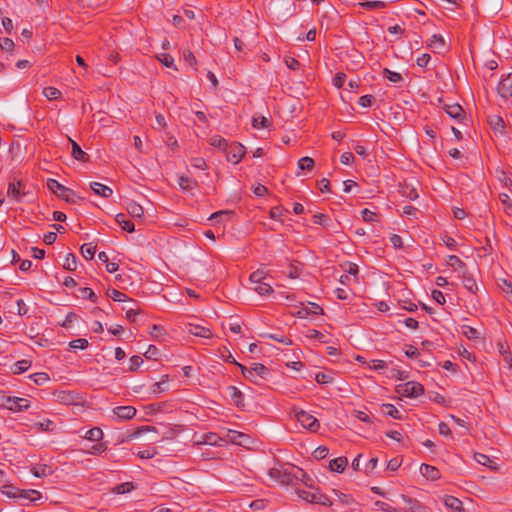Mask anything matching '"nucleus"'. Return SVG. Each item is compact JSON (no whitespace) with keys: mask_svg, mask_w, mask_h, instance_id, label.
Segmentation results:
<instances>
[{"mask_svg":"<svg viewBox=\"0 0 512 512\" xmlns=\"http://www.w3.org/2000/svg\"><path fill=\"white\" fill-rule=\"evenodd\" d=\"M420 473L423 477L430 481L438 480L441 477V473L437 467L426 463L421 464Z\"/></svg>","mask_w":512,"mask_h":512,"instance_id":"nucleus-12","label":"nucleus"},{"mask_svg":"<svg viewBox=\"0 0 512 512\" xmlns=\"http://www.w3.org/2000/svg\"><path fill=\"white\" fill-rule=\"evenodd\" d=\"M298 167L301 170H307L310 171L314 167V160L308 156L302 157L298 161Z\"/></svg>","mask_w":512,"mask_h":512,"instance_id":"nucleus-45","label":"nucleus"},{"mask_svg":"<svg viewBox=\"0 0 512 512\" xmlns=\"http://www.w3.org/2000/svg\"><path fill=\"white\" fill-rule=\"evenodd\" d=\"M189 332L197 337H202V338H211L212 337V332L210 331V329L200 326V325L190 324Z\"/></svg>","mask_w":512,"mask_h":512,"instance_id":"nucleus-21","label":"nucleus"},{"mask_svg":"<svg viewBox=\"0 0 512 512\" xmlns=\"http://www.w3.org/2000/svg\"><path fill=\"white\" fill-rule=\"evenodd\" d=\"M463 285L470 292L475 294L478 290L475 279L468 272L464 271L462 275Z\"/></svg>","mask_w":512,"mask_h":512,"instance_id":"nucleus-20","label":"nucleus"},{"mask_svg":"<svg viewBox=\"0 0 512 512\" xmlns=\"http://www.w3.org/2000/svg\"><path fill=\"white\" fill-rule=\"evenodd\" d=\"M359 5L367 10L383 9L386 7V3L383 1H366V2L360 3Z\"/></svg>","mask_w":512,"mask_h":512,"instance_id":"nucleus-47","label":"nucleus"},{"mask_svg":"<svg viewBox=\"0 0 512 512\" xmlns=\"http://www.w3.org/2000/svg\"><path fill=\"white\" fill-rule=\"evenodd\" d=\"M31 360L23 359L20 361H17L13 366V373L14 374H21L25 371H27L31 367Z\"/></svg>","mask_w":512,"mask_h":512,"instance_id":"nucleus-31","label":"nucleus"},{"mask_svg":"<svg viewBox=\"0 0 512 512\" xmlns=\"http://www.w3.org/2000/svg\"><path fill=\"white\" fill-rule=\"evenodd\" d=\"M347 465L348 460L346 457H337L330 461L329 468L331 471L341 473L344 471Z\"/></svg>","mask_w":512,"mask_h":512,"instance_id":"nucleus-18","label":"nucleus"},{"mask_svg":"<svg viewBox=\"0 0 512 512\" xmlns=\"http://www.w3.org/2000/svg\"><path fill=\"white\" fill-rule=\"evenodd\" d=\"M144 432H154L156 433L157 430L155 427H152V426H142L140 428H138L136 431H134L130 436L129 438L130 439H134V438H138L142 433Z\"/></svg>","mask_w":512,"mask_h":512,"instance_id":"nucleus-55","label":"nucleus"},{"mask_svg":"<svg viewBox=\"0 0 512 512\" xmlns=\"http://www.w3.org/2000/svg\"><path fill=\"white\" fill-rule=\"evenodd\" d=\"M107 296L116 302H125L131 300L125 293L116 289H109L107 291Z\"/></svg>","mask_w":512,"mask_h":512,"instance_id":"nucleus-33","label":"nucleus"},{"mask_svg":"<svg viewBox=\"0 0 512 512\" xmlns=\"http://www.w3.org/2000/svg\"><path fill=\"white\" fill-rule=\"evenodd\" d=\"M474 459L476 462H478L479 464H481L483 466H488L489 468H491L493 470L496 469V466H492V464H494V462L489 458V456H487L483 453H475Z\"/></svg>","mask_w":512,"mask_h":512,"instance_id":"nucleus-38","label":"nucleus"},{"mask_svg":"<svg viewBox=\"0 0 512 512\" xmlns=\"http://www.w3.org/2000/svg\"><path fill=\"white\" fill-rule=\"evenodd\" d=\"M118 420H130L136 415V408L133 406H118L113 410Z\"/></svg>","mask_w":512,"mask_h":512,"instance_id":"nucleus-10","label":"nucleus"},{"mask_svg":"<svg viewBox=\"0 0 512 512\" xmlns=\"http://www.w3.org/2000/svg\"><path fill=\"white\" fill-rule=\"evenodd\" d=\"M253 289L255 292H257L261 296H265V295L271 294L273 292L271 285L264 281L260 282L258 284H255V287Z\"/></svg>","mask_w":512,"mask_h":512,"instance_id":"nucleus-40","label":"nucleus"},{"mask_svg":"<svg viewBox=\"0 0 512 512\" xmlns=\"http://www.w3.org/2000/svg\"><path fill=\"white\" fill-rule=\"evenodd\" d=\"M381 411L384 415L390 416L394 419H402L400 411L393 404H383Z\"/></svg>","mask_w":512,"mask_h":512,"instance_id":"nucleus-27","label":"nucleus"},{"mask_svg":"<svg viewBox=\"0 0 512 512\" xmlns=\"http://www.w3.org/2000/svg\"><path fill=\"white\" fill-rule=\"evenodd\" d=\"M43 95L50 101L57 100L61 97L62 93L56 87H46L43 89Z\"/></svg>","mask_w":512,"mask_h":512,"instance_id":"nucleus-34","label":"nucleus"},{"mask_svg":"<svg viewBox=\"0 0 512 512\" xmlns=\"http://www.w3.org/2000/svg\"><path fill=\"white\" fill-rule=\"evenodd\" d=\"M328 454H329V449L325 446H319L313 452L314 458H316L318 460L326 458L328 456Z\"/></svg>","mask_w":512,"mask_h":512,"instance_id":"nucleus-56","label":"nucleus"},{"mask_svg":"<svg viewBox=\"0 0 512 512\" xmlns=\"http://www.w3.org/2000/svg\"><path fill=\"white\" fill-rule=\"evenodd\" d=\"M489 125L493 128L494 131L503 132L505 124L502 117L498 115H490L487 119Z\"/></svg>","mask_w":512,"mask_h":512,"instance_id":"nucleus-26","label":"nucleus"},{"mask_svg":"<svg viewBox=\"0 0 512 512\" xmlns=\"http://www.w3.org/2000/svg\"><path fill=\"white\" fill-rule=\"evenodd\" d=\"M266 278V273L263 271V270H257L255 272H253L249 279L251 281V283L253 284H258L260 282H263Z\"/></svg>","mask_w":512,"mask_h":512,"instance_id":"nucleus-52","label":"nucleus"},{"mask_svg":"<svg viewBox=\"0 0 512 512\" xmlns=\"http://www.w3.org/2000/svg\"><path fill=\"white\" fill-rule=\"evenodd\" d=\"M400 192H401L402 196H404L410 200H415L416 198H418V193H417L416 189L411 185H408V184L400 185Z\"/></svg>","mask_w":512,"mask_h":512,"instance_id":"nucleus-29","label":"nucleus"},{"mask_svg":"<svg viewBox=\"0 0 512 512\" xmlns=\"http://www.w3.org/2000/svg\"><path fill=\"white\" fill-rule=\"evenodd\" d=\"M383 76L393 83H398L403 80V77L400 73L391 71L388 68L383 70Z\"/></svg>","mask_w":512,"mask_h":512,"instance_id":"nucleus-44","label":"nucleus"},{"mask_svg":"<svg viewBox=\"0 0 512 512\" xmlns=\"http://www.w3.org/2000/svg\"><path fill=\"white\" fill-rule=\"evenodd\" d=\"M81 296L82 298L89 299L94 303L97 301V296L95 295L94 291L88 287H84L81 289Z\"/></svg>","mask_w":512,"mask_h":512,"instance_id":"nucleus-60","label":"nucleus"},{"mask_svg":"<svg viewBox=\"0 0 512 512\" xmlns=\"http://www.w3.org/2000/svg\"><path fill=\"white\" fill-rule=\"evenodd\" d=\"M293 412L297 421L300 422L304 428L312 432H316L319 429V421L314 416L310 415L302 409L298 410L295 407L293 408Z\"/></svg>","mask_w":512,"mask_h":512,"instance_id":"nucleus-3","label":"nucleus"},{"mask_svg":"<svg viewBox=\"0 0 512 512\" xmlns=\"http://www.w3.org/2000/svg\"><path fill=\"white\" fill-rule=\"evenodd\" d=\"M252 126L255 129L267 128L269 126V120L264 116L253 117Z\"/></svg>","mask_w":512,"mask_h":512,"instance_id":"nucleus-48","label":"nucleus"},{"mask_svg":"<svg viewBox=\"0 0 512 512\" xmlns=\"http://www.w3.org/2000/svg\"><path fill=\"white\" fill-rule=\"evenodd\" d=\"M29 378L31 380H33V382L36 384V385H43L45 384L46 382L49 381V375L45 372H38V373H34V374H31L29 376Z\"/></svg>","mask_w":512,"mask_h":512,"instance_id":"nucleus-42","label":"nucleus"},{"mask_svg":"<svg viewBox=\"0 0 512 512\" xmlns=\"http://www.w3.org/2000/svg\"><path fill=\"white\" fill-rule=\"evenodd\" d=\"M227 161L238 164L246 153L245 147L241 143L233 142L227 144V150H224Z\"/></svg>","mask_w":512,"mask_h":512,"instance_id":"nucleus-5","label":"nucleus"},{"mask_svg":"<svg viewBox=\"0 0 512 512\" xmlns=\"http://www.w3.org/2000/svg\"><path fill=\"white\" fill-rule=\"evenodd\" d=\"M324 311L323 308L318 305L317 303L309 302V306H303L301 307L296 315L299 318H307L310 315H323Z\"/></svg>","mask_w":512,"mask_h":512,"instance_id":"nucleus-8","label":"nucleus"},{"mask_svg":"<svg viewBox=\"0 0 512 512\" xmlns=\"http://www.w3.org/2000/svg\"><path fill=\"white\" fill-rule=\"evenodd\" d=\"M253 374H257L259 377L265 379L269 375V369L261 364V363H254L252 365Z\"/></svg>","mask_w":512,"mask_h":512,"instance_id":"nucleus-43","label":"nucleus"},{"mask_svg":"<svg viewBox=\"0 0 512 512\" xmlns=\"http://www.w3.org/2000/svg\"><path fill=\"white\" fill-rule=\"evenodd\" d=\"M284 62L286 64V66L291 70H297L300 67L299 61L297 59H295L294 57L286 56L284 58Z\"/></svg>","mask_w":512,"mask_h":512,"instance_id":"nucleus-62","label":"nucleus"},{"mask_svg":"<svg viewBox=\"0 0 512 512\" xmlns=\"http://www.w3.org/2000/svg\"><path fill=\"white\" fill-rule=\"evenodd\" d=\"M179 186L183 190H192L197 186V182L190 179L188 176L182 175L179 177Z\"/></svg>","mask_w":512,"mask_h":512,"instance_id":"nucleus-39","label":"nucleus"},{"mask_svg":"<svg viewBox=\"0 0 512 512\" xmlns=\"http://www.w3.org/2000/svg\"><path fill=\"white\" fill-rule=\"evenodd\" d=\"M126 210L135 219H141L144 216L143 207L135 201H130L126 206Z\"/></svg>","mask_w":512,"mask_h":512,"instance_id":"nucleus-17","label":"nucleus"},{"mask_svg":"<svg viewBox=\"0 0 512 512\" xmlns=\"http://www.w3.org/2000/svg\"><path fill=\"white\" fill-rule=\"evenodd\" d=\"M133 485L132 483L130 482H126V483H122V484H119L117 485L113 491L117 494H124V493H127L129 491H131L133 489Z\"/></svg>","mask_w":512,"mask_h":512,"instance_id":"nucleus-58","label":"nucleus"},{"mask_svg":"<svg viewBox=\"0 0 512 512\" xmlns=\"http://www.w3.org/2000/svg\"><path fill=\"white\" fill-rule=\"evenodd\" d=\"M191 166L196 169L200 170H206L208 168V165L204 158L201 157H195L191 160Z\"/></svg>","mask_w":512,"mask_h":512,"instance_id":"nucleus-54","label":"nucleus"},{"mask_svg":"<svg viewBox=\"0 0 512 512\" xmlns=\"http://www.w3.org/2000/svg\"><path fill=\"white\" fill-rule=\"evenodd\" d=\"M90 187L96 195H99L103 198H109L113 194V190L110 187L98 182H92Z\"/></svg>","mask_w":512,"mask_h":512,"instance_id":"nucleus-15","label":"nucleus"},{"mask_svg":"<svg viewBox=\"0 0 512 512\" xmlns=\"http://www.w3.org/2000/svg\"><path fill=\"white\" fill-rule=\"evenodd\" d=\"M69 142L72 146V156L81 162H88L89 161V155L81 149V147L78 145V143L71 138H69Z\"/></svg>","mask_w":512,"mask_h":512,"instance_id":"nucleus-14","label":"nucleus"},{"mask_svg":"<svg viewBox=\"0 0 512 512\" xmlns=\"http://www.w3.org/2000/svg\"><path fill=\"white\" fill-rule=\"evenodd\" d=\"M158 60L166 67L173 68L174 70H177V67L174 65V59L173 57L168 53H162L160 56L157 57Z\"/></svg>","mask_w":512,"mask_h":512,"instance_id":"nucleus-46","label":"nucleus"},{"mask_svg":"<svg viewBox=\"0 0 512 512\" xmlns=\"http://www.w3.org/2000/svg\"><path fill=\"white\" fill-rule=\"evenodd\" d=\"M167 383H168V376L167 375L162 376L161 381L156 382L152 385V387H151L152 392L155 394H158V393H162V392L166 391L168 389Z\"/></svg>","mask_w":512,"mask_h":512,"instance_id":"nucleus-36","label":"nucleus"},{"mask_svg":"<svg viewBox=\"0 0 512 512\" xmlns=\"http://www.w3.org/2000/svg\"><path fill=\"white\" fill-rule=\"evenodd\" d=\"M498 348L500 354L503 356L504 362L508 365L510 369H512V355L509 351V348L505 346L503 343H498Z\"/></svg>","mask_w":512,"mask_h":512,"instance_id":"nucleus-37","label":"nucleus"},{"mask_svg":"<svg viewBox=\"0 0 512 512\" xmlns=\"http://www.w3.org/2000/svg\"><path fill=\"white\" fill-rule=\"evenodd\" d=\"M397 392L402 396L409 398H416L424 393V387L422 384L416 381H408L397 387Z\"/></svg>","mask_w":512,"mask_h":512,"instance_id":"nucleus-4","label":"nucleus"},{"mask_svg":"<svg viewBox=\"0 0 512 512\" xmlns=\"http://www.w3.org/2000/svg\"><path fill=\"white\" fill-rule=\"evenodd\" d=\"M448 264L452 267L464 268L465 263L456 255H450L448 257Z\"/></svg>","mask_w":512,"mask_h":512,"instance_id":"nucleus-64","label":"nucleus"},{"mask_svg":"<svg viewBox=\"0 0 512 512\" xmlns=\"http://www.w3.org/2000/svg\"><path fill=\"white\" fill-rule=\"evenodd\" d=\"M150 335L154 339H160L164 335H166V330L157 324L152 325Z\"/></svg>","mask_w":512,"mask_h":512,"instance_id":"nucleus-51","label":"nucleus"},{"mask_svg":"<svg viewBox=\"0 0 512 512\" xmlns=\"http://www.w3.org/2000/svg\"><path fill=\"white\" fill-rule=\"evenodd\" d=\"M227 390L229 395L237 407H244V395L243 393L235 386H228Z\"/></svg>","mask_w":512,"mask_h":512,"instance_id":"nucleus-16","label":"nucleus"},{"mask_svg":"<svg viewBox=\"0 0 512 512\" xmlns=\"http://www.w3.org/2000/svg\"><path fill=\"white\" fill-rule=\"evenodd\" d=\"M294 477L301 481L306 487L314 489V480L303 469L298 468Z\"/></svg>","mask_w":512,"mask_h":512,"instance_id":"nucleus-24","label":"nucleus"},{"mask_svg":"<svg viewBox=\"0 0 512 512\" xmlns=\"http://www.w3.org/2000/svg\"><path fill=\"white\" fill-rule=\"evenodd\" d=\"M59 399L62 403H65V404H72L74 403V400H75V394L72 393V392H61L59 394Z\"/></svg>","mask_w":512,"mask_h":512,"instance_id":"nucleus-57","label":"nucleus"},{"mask_svg":"<svg viewBox=\"0 0 512 512\" xmlns=\"http://www.w3.org/2000/svg\"><path fill=\"white\" fill-rule=\"evenodd\" d=\"M13 498L23 499L25 502L21 503V505H27L28 503L35 502L41 498V493L37 490H19L17 489L13 493Z\"/></svg>","mask_w":512,"mask_h":512,"instance_id":"nucleus-7","label":"nucleus"},{"mask_svg":"<svg viewBox=\"0 0 512 512\" xmlns=\"http://www.w3.org/2000/svg\"><path fill=\"white\" fill-rule=\"evenodd\" d=\"M84 438L90 441H100L103 438V431L99 427H93L85 433Z\"/></svg>","mask_w":512,"mask_h":512,"instance_id":"nucleus-30","label":"nucleus"},{"mask_svg":"<svg viewBox=\"0 0 512 512\" xmlns=\"http://www.w3.org/2000/svg\"><path fill=\"white\" fill-rule=\"evenodd\" d=\"M89 342L85 338H78L69 343V347L71 349H81L84 350L88 347Z\"/></svg>","mask_w":512,"mask_h":512,"instance_id":"nucleus-49","label":"nucleus"},{"mask_svg":"<svg viewBox=\"0 0 512 512\" xmlns=\"http://www.w3.org/2000/svg\"><path fill=\"white\" fill-rule=\"evenodd\" d=\"M32 473L36 477H45L51 474V469L47 465H40L32 469Z\"/></svg>","mask_w":512,"mask_h":512,"instance_id":"nucleus-50","label":"nucleus"},{"mask_svg":"<svg viewBox=\"0 0 512 512\" xmlns=\"http://www.w3.org/2000/svg\"><path fill=\"white\" fill-rule=\"evenodd\" d=\"M463 334L468 338V339H478L480 337V332L471 327V326H464L463 327Z\"/></svg>","mask_w":512,"mask_h":512,"instance_id":"nucleus-53","label":"nucleus"},{"mask_svg":"<svg viewBox=\"0 0 512 512\" xmlns=\"http://www.w3.org/2000/svg\"><path fill=\"white\" fill-rule=\"evenodd\" d=\"M368 366L372 370H383V369L387 368V363L383 360L375 359V360H371L368 363Z\"/></svg>","mask_w":512,"mask_h":512,"instance_id":"nucleus-61","label":"nucleus"},{"mask_svg":"<svg viewBox=\"0 0 512 512\" xmlns=\"http://www.w3.org/2000/svg\"><path fill=\"white\" fill-rule=\"evenodd\" d=\"M116 222L122 227L123 230L131 233L135 230V225L132 221L127 220L125 214L119 213L115 217Z\"/></svg>","mask_w":512,"mask_h":512,"instance_id":"nucleus-22","label":"nucleus"},{"mask_svg":"<svg viewBox=\"0 0 512 512\" xmlns=\"http://www.w3.org/2000/svg\"><path fill=\"white\" fill-rule=\"evenodd\" d=\"M96 252V246L92 243L83 244L81 246V254L86 260H92Z\"/></svg>","mask_w":512,"mask_h":512,"instance_id":"nucleus-35","label":"nucleus"},{"mask_svg":"<svg viewBox=\"0 0 512 512\" xmlns=\"http://www.w3.org/2000/svg\"><path fill=\"white\" fill-rule=\"evenodd\" d=\"M262 338H269L274 341L280 342L284 345H292V340L286 336L280 335V334H271V333H263L260 334Z\"/></svg>","mask_w":512,"mask_h":512,"instance_id":"nucleus-32","label":"nucleus"},{"mask_svg":"<svg viewBox=\"0 0 512 512\" xmlns=\"http://www.w3.org/2000/svg\"><path fill=\"white\" fill-rule=\"evenodd\" d=\"M443 108L451 118L457 120L458 122H462V120L465 118V111L458 103L444 104Z\"/></svg>","mask_w":512,"mask_h":512,"instance_id":"nucleus-9","label":"nucleus"},{"mask_svg":"<svg viewBox=\"0 0 512 512\" xmlns=\"http://www.w3.org/2000/svg\"><path fill=\"white\" fill-rule=\"evenodd\" d=\"M233 214V211L230 210H220L213 213L209 219L215 220L217 223H224L226 221H229L232 218Z\"/></svg>","mask_w":512,"mask_h":512,"instance_id":"nucleus-23","label":"nucleus"},{"mask_svg":"<svg viewBox=\"0 0 512 512\" xmlns=\"http://www.w3.org/2000/svg\"><path fill=\"white\" fill-rule=\"evenodd\" d=\"M47 187L52 193H54L67 203L75 204L78 202V200L81 199L79 196L76 195V193L72 189L65 187L55 179H48Z\"/></svg>","mask_w":512,"mask_h":512,"instance_id":"nucleus-1","label":"nucleus"},{"mask_svg":"<svg viewBox=\"0 0 512 512\" xmlns=\"http://www.w3.org/2000/svg\"><path fill=\"white\" fill-rule=\"evenodd\" d=\"M362 218L366 222H374L376 221L377 214L367 208L363 209L362 212Z\"/></svg>","mask_w":512,"mask_h":512,"instance_id":"nucleus-63","label":"nucleus"},{"mask_svg":"<svg viewBox=\"0 0 512 512\" xmlns=\"http://www.w3.org/2000/svg\"><path fill=\"white\" fill-rule=\"evenodd\" d=\"M22 187V182H10L8 185L7 194L9 197L19 200L22 196V193L20 192V189Z\"/></svg>","mask_w":512,"mask_h":512,"instance_id":"nucleus-25","label":"nucleus"},{"mask_svg":"<svg viewBox=\"0 0 512 512\" xmlns=\"http://www.w3.org/2000/svg\"><path fill=\"white\" fill-rule=\"evenodd\" d=\"M498 93L502 98L512 97V73L503 78L498 85Z\"/></svg>","mask_w":512,"mask_h":512,"instance_id":"nucleus-11","label":"nucleus"},{"mask_svg":"<svg viewBox=\"0 0 512 512\" xmlns=\"http://www.w3.org/2000/svg\"><path fill=\"white\" fill-rule=\"evenodd\" d=\"M296 493L301 499L307 501L308 503L320 504L323 506L332 505L330 499L318 490L316 492H308L298 489L296 490Z\"/></svg>","mask_w":512,"mask_h":512,"instance_id":"nucleus-2","label":"nucleus"},{"mask_svg":"<svg viewBox=\"0 0 512 512\" xmlns=\"http://www.w3.org/2000/svg\"><path fill=\"white\" fill-rule=\"evenodd\" d=\"M443 502L444 505L453 512H465L462 501L454 496L445 495Z\"/></svg>","mask_w":512,"mask_h":512,"instance_id":"nucleus-13","label":"nucleus"},{"mask_svg":"<svg viewBox=\"0 0 512 512\" xmlns=\"http://www.w3.org/2000/svg\"><path fill=\"white\" fill-rule=\"evenodd\" d=\"M6 407L14 412L27 410L30 407L29 400L20 397H8L6 399Z\"/></svg>","mask_w":512,"mask_h":512,"instance_id":"nucleus-6","label":"nucleus"},{"mask_svg":"<svg viewBox=\"0 0 512 512\" xmlns=\"http://www.w3.org/2000/svg\"><path fill=\"white\" fill-rule=\"evenodd\" d=\"M428 47L434 51L440 52L445 48V40L441 35L434 34L428 41Z\"/></svg>","mask_w":512,"mask_h":512,"instance_id":"nucleus-19","label":"nucleus"},{"mask_svg":"<svg viewBox=\"0 0 512 512\" xmlns=\"http://www.w3.org/2000/svg\"><path fill=\"white\" fill-rule=\"evenodd\" d=\"M63 268L68 270V271L76 270V268H77V258H76V256L74 254H72V253L67 254V256L65 258V261H64V264H63Z\"/></svg>","mask_w":512,"mask_h":512,"instance_id":"nucleus-41","label":"nucleus"},{"mask_svg":"<svg viewBox=\"0 0 512 512\" xmlns=\"http://www.w3.org/2000/svg\"><path fill=\"white\" fill-rule=\"evenodd\" d=\"M35 426H38L41 431H53L55 429L54 422L49 419L36 423Z\"/></svg>","mask_w":512,"mask_h":512,"instance_id":"nucleus-59","label":"nucleus"},{"mask_svg":"<svg viewBox=\"0 0 512 512\" xmlns=\"http://www.w3.org/2000/svg\"><path fill=\"white\" fill-rule=\"evenodd\" d=\"M209 144L215 148L221 149L224 152V150H227L228 141L220 135H214L209 139Z\"/></svg>","mask_w":512,"mask_h":512,"instance_id":"nucleus-28","label":"nucleus"}]
</instances>
